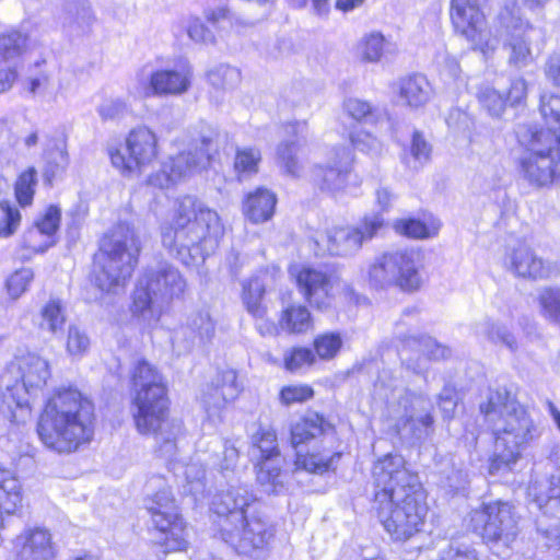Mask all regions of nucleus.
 I'll use <instances>...</instances> for the list:
<instances>
[{
	"label": "nucleus",
	"instance_id": "obj_1",
	"mask_svg": "<svg viewBox=\"0 0 560 560\" xmlns=\"http://www.w3.org/2000/svg\"><path fill=\"white\" fill-rule=\"evenodd\" d=\"M373 509L384 529L397 541L420 532L428 512L417 474L399 454H387L372 468Z\"/></svg>",
	"mask_w": 560,
	"mask_h": 560
},
{
	"label": "nucleus",
	"instance_id": "obj_2",
	"mask_svg": "<svg viewBox=\"0 0 560 560\" xmlns=\"http://www.w3.org/2000/svg\"><path fill=\"white\" fill-rule=\"evenodd\" d=\"M224 226L217 211L198 198H178L172 221L161 228L163 247L186 266H196L214 253Z\"/></svg>",
	"mask_w": 560,
	"mask_h": 560
},
{
	"label": "nucleus",
	"instance_id": "obj_3",
	"mask_svg": "<svg viewBox=\"0 0 560 560\" xmlns=\"http://www.w3.org/2000/svg\"><path fill=\"white\" fill-rule=\"evenodd\" d=\"M255 494L245 485L218 492L211 510L219 516L218 535L238 555L265 559L275 539L276 529L254 511Z\"/></svg>",
	"mask_w": 560,
	"mask_h": 560
},
{
	"label": "nucleus",
	"instance_id": "obj_4",
	"mask_svg": "<svg viewBox=\"0 0 560 560\" xmlns=\"http://www.w3.org/2000/svg\"><path fill=\"white\" fill-rule=\"evenodd\" d=\"M480 411L494 435V453L490 460V475L513 470L521 451L540 435L538 427L505 388L490 390Z\"/></svg>",
	"mask_w": 560,
	"mask_h": 560
},
{
	"label": "nucleus",
	"instance_id": "obj_5",
	"mask_svg": "<svg viewBox=\"0 0 560 560\" xmlns=\"http://www.w3.org/2000/svg\"><path fill=\"white\" fill-rule=\"evenodd\" d=\"M539 109L549 127L517 126L516 137L523 148L517 167L520 176L530 186L542 188L560 179V96L541 95Z\"/></svg>",
	"mask_w": 560,
	"mask_h": 560
},
{
	"label": "nucleus",
	"instance_id": "obj_6",
	"mask_svg": "<svg viewBox=\"0 0 560 560\" xmlns=\"http://www.w3.org/2000/svg\"><path fill=\"white\" fill-rule=\"evenodd\" d=\"M43 444L57 453H71L94 434L92 402L73 387H59L47 399L37 423Z\"/></svg>",
	"mask_w": 560,
	"mask_h": 560
},
{
	"label": "nucleus",
	"instance_id": "obj_7",
	"mask_svg": "<svg viewBox=\"0 0 560 560\" xmlns=\"http://www.w3.org/2000/svg\"><path fill=\"white\" fill-rule=\"evenodd\" d=\"M136 397L133 420L141 434H153L160 456L172 459L180 422L168 418V398L162 375L145 360L138 361L133 374Z\"/></svg>",
	"mask_w": 560,
	"mask_h": 560
},
{
	"label": "nucleus",
	"instance_id": "obj_8",
	"mask_svg": "<svg viewBox=\"0 0 560 560\" xmlns=\"http://www.w3.org/2000/svg\"><path fill=\"white\" fill-rule=\"evenodd\" d=\"M374 395L385 400L395 413V428L401 438L420 441L433 431L430 401L424 395L401 387L389 370H383L378 374L374 383Z\"/></svg>",
	"mask_w": 560,
	"mask_h": 560
},
{
	"label": "nucleus",
	"instance_id": "obj_9",
	"mask_svg": "<svg viewBox=\"0 0 560 560\" xmlns=\"http://www.w3.org/2000/svg\"><path fill=\"white\" fill-rule=\"evenodd\" d=\"M141 250L140 240L128 223L117 224L101 242L95 283L106 292L116 293L131 277Z\"/></svg>",
	"mask_w": 560,
	"mask_h": 560
},
{
	"label": "nucleus",
	"instance_id": "obj_10",
	"mask_svg": "<svg viewBox=\"0 0 560 560\" xmlns=\"http://www.w3.org/2000/svg\"><path fill=\"white\" fill-rule=\"evenodd\" d=\"M186 289V280L172 264L158 262L148 267L133 292L132 313L148 324L156 323L163 308L179 299Z\"/></svg>",
	"mask_w": 560,
	"mask_h": 560
},
{
	"label": "nucleus",
	"instance_id": "obj_11",
	"mask_svg": "<svg viewBox=\"0 0 560 560\" xmlns=\"http://www.w3.org/2000/svg\"><path fill=\"white\" fill-rule=\"evenodd\" d=\"M506 54L508 65L523 69L535 60L534 50H542L546 42L545 31L534 26L521 14V7L515 0L505 2L497 18L495 34Z\"/></svg>",
	"mask_w": 560,
	"mask_h": 560
},
{
	"label": "nucleus",
	"instance_id": "obj_12",
	"mask_svg": "<svg viewBox=\"0 0 560 560\" xmlns=\"http://www.w3.org/2000/svg\"><path fill=\"white\" fill-rule=\"evenodd\" d=\"M145 489L144 508L156 532V542L167 552L185 550L188 545L186 524L178 513L166 480L161 476H153L148 480Z\"/></svg>",
	"mask_w": 560,
	"mask_h": 560
},
{
	"label": "nucleus",
	"instance_id": "obj_13",
	"mask_svg": "<svg viewBox=\"0 0 560 560\" xmlns=\"http://www.w3.org/2000/svg\"><path fill=\"white\" fill-rule=\"evenodd\" d=\"M51 375L46 359L35 353H27L11 365L0 377L4 388L2 401L12 409L15 406L21 417L31 416V404L38 397Z\"/></svg>",
	"mask_w": 560,
	"mask_h": 560
},
{
	"label": "nucleus",
	"instance_id": "obj_14",
	"mask_svg": "<svg viewBox=\"0 0 560 560\" xmlns=\"http://www.w3.org/2000/svg\"><path fill=\"white\" fill-rule=\"evenodd\" d=\"M419 254L412 249L385 252L374 258L368 268L369 284L376 290L398 288L416 292L423 284Z\"/></svg>",
	"mask_w": 560,
	"mask_h": 560
},
{
	"label": "nucleus",
	"instance_id": "obj_15",
	"mask_svg": "<svg viewBox=\"0 0 560 560\" xmlns=\"http://www.w3.org/2000/svg\"><path fill=\"white\" fill-rule=\"evenodd\" d=\"M470 527L493 547L509 548L518 535L517 516L509 502L493 501L470 513Z\"/></svg>",
	"mask_w": 560,
	"mask_h": 560
},
{
	"label": "nucleus",
	"instance_id": "obj_16",
	"mask_svg": "<svg viewBox=\"0 0 560 560\" xmlns=\"http://www.w3.org/2000/svg\"><path fill=\"white\" fill-rule=\"evenodd\" d=\"M481 2L482 0H452L451 19L455 31L475 49L487 55L498 48L499 40L487 27L485 14L480 9Z\"/></svg>",
	"mask_w": 560,
	"mask_h": 560
},
{
	"label": "nucleus",
	"instance_id": "obj_17",
	"mask_svg": "<svg viewBox=\"0 0 560 560\" xmlns=\"http://www.w3.org/2000/svg\"><path fill=\"white\" fill-rule=\"evenodd\" d=\"M417 313L416 308L404 311L401 319L396 324V335L402 342V348L399 351L402 364L416 374H423L428 371L430 361L448 358L451 350L429 336L406 335L402 329L406 325V317Z\"/></svg>",
	"mask_w": 560,
	"mask_h": 560
},
{
	"label": "nucleus",
	"instance_id": "obj_18",
	"mask_svg": "<svg viewBox=\"0 0 560 560\" xmlns=\"http://www.w3.org/2000/svg\"><path fill=\"white\" fill-rule=\"evenodd\" d=\"M252 455L258 456L257 481L268 493H280L284 488V457L278 448L272 430H259L252 439Z\"/></svg>",
	"mask_w": 560,
	"mask_h": 560
},
{
	"label": "nucleus",
	"instance_id": "obj_19",
	"mask_svg": "<svg viewBox=\"0 0 560 560\" xmlns=\"http://www.w3.org/2000/svg\"><path fill=\"white\" fill-rule=\"evenodd\" d=\"M108 153L112 165L124 176H129L156 158V136L147 127L136 128L128 135L125 147L110 148Z\"/></svg>",
	"mask_w": 560,
	"mask_h": 560
},
{
	"label": "nucleus",
	"instance_id": "obj_20",
	"mask_svg": "<svg viewBox=\"0 0 560 560\" xmlns=\"http://www.w3.org/2000/svg\"><path fill=\"white\" fill-rule=\"evenodd\" d=\"M211 141L203 138L200 145L180 152L164 162L162 168L149 177V184L159 188H168L183 177L207 166L211 158Z\"/></svg>",
	"mask_w": 560,
	"mask_h": 560
},
{
	"label": "nucleus",
	"instance_id": "obj_21",
	"mask_svg": "<svg viewBox=\"0 0 560 560\" xmlns=\"http://www.w3.org/2000/svg\"><path fill=\"white\" fill-rule=\"evenodd\" d=\"M383 224V217L380 213H373L365 215L357 226L332 228L327 231L325 237L327 250L334 256H352L359 252L364 242L376 235Z\"/></svg>",
	"mask_w": 560,
	"mask_h": 560
},
{
	"label": "nucleus",
	"instance_id": "obj_22",
	"mask_svg": "<svg viewBox=\"0 0 560 560\" xmlns=\"http://www.w3.org/2000/svg\"><path fill=\"white\" fill-rule=\"evenodd\" d=\"M530 501L540 511L536 520L537 533H549L556 521L560 524V469L549 477H535L527 490Z\"/></svg>",
	"mask_w": 560,
	"mask_h": 560
},
{
	"label": "nucleus",
	"instance_id": "obj_23",
	"mask_svg": "<svg viewBox=\"0 0 560 560\" xmlns=\"http://www.w3.org/2000/svg\"><path fill=\"white\" fill-rule=\"evenodd\" d=\"M352 160L350 149L346 147L331 148L327 153L326 164L318 163L312 168L313 183L323 191L341 190L347 184Z\"/></svg>",
	"mask_w": 560,
	"mask_h": 560
},
{
	"label": "nucleus",
	"instance_id": "obj_24",
	"mask_svg": "<svg viewBox=\"0 0 560 560\" xmlns=\"http://www.w3.org/2000/svg\"><path fill=\"white\" fill-rule=\"evenodd\" d=\"M215 325L208 310L191 312L184 324L178 326L172 336L173 349L177 354L190 352L196 346L210 341Z\"/></svg>",
	"mask_w": 560,
	"mask_h": 560
},
{
	"label": "nucleus",
	"instance_id": "obj_25",
	"mask_svg": "<svg viewBox=\"0 0 560 560\" xmlns=\"http://www.w3.org/2000/svg\"><path fill=\"white\" fill-rule=\"evenodd\" d=\"M192 68L186 60L178 61L174 68L151 72L149 84L140 93L150 96H177L186 93L191 85Z\"/></svg>",
	"mask_w": 560,
	"mask_h": 560
},
{
	"label": "nucleus",
	"instance_id": "obj_26",
	"mask_svg": "<svg viewBox=\"0 0 560 560\" xmlns=\"http://www.w3.org/2000/svg\"><path fill=\"white\" fill-rule=\"evenodd\" d=\"M503 264L508 271L522 279L542 280L552 272L551 264L525 243L509 247Z\"/></svg>",
	"mask_w": 560,
	"mask_h": 560
},
{
	"label": "nucleus",
	"instance_id": "obj_27",
	"mask_svg": "<svg viewBox=\"0 0 560 560\" xmlns=\"http://www.w3.org/2000/svg\"><path fill=\"white\" fill-rule=\"evenodd\" d=\"M296 283L300 292L308 303L324 308L329 303L331 279L322 269L304 267L296 273Z\"/></svg>",
	"mask_w": 560,
	"mask_h": 560
},
{
	"label": "nucleus",
	"instance_id": "obj_28",
	"mask_svg": "<svg viewBox=\"0 0 560 560\" xmlns=\"http://www.w3.org/2000/svg\"><path fill=\"white\" fill-rule=\"evenodd\" d=\"M60 210L50 206L45 214L35 221L33 229L27 233L26 241L35 250L45 252L55 244L54 236L59 228Z\"/></svg>",
	"mask_w": 560,
	"mask_h": 560
},
{
	"label": "nucleus",
	"instance_id": "obj_29",
	"mask_svg": "<svg viewBox=\"0 0 560 560\" xmlns=\"http://www.w3.org/2000/svg\"><path fill=\"white\" fill-rule=\"evenodd\" d=\"M397 52L396 43L377 31L364 34L358 44V54L365 62L376 63Z\"/></svg>",
	"mask_w": 560,
	"mask_h": 560
},
{
	"label": "nucleus",
	"instance_id": "obj_30",
	"mask_svg": "<svg viewBox=\"0 0 560 560\" xmlns=\"http://www.w3.org/2000/svg\"><path fill=\"white\" fill-rule=\"evenodd\" d=\"M20 560H52L56 555L50 533L45 528L28 529L23 537Z\"/></svg>",
	"mask_w": 560,
	"mask_h": 560
},
{
	"label": "nucleus",
	"instance_id": "obj_31",
	"mask_svg": "<svg viewBox=\"0 0 560 560\" xmlns=\"http://www.w3.org/2000/svg\"><path fill=\"white\" fill-rule=\"evenodd\" d=\"M276 203V195L272 191L260 187L247 195L244 201L243 211L252 222L261 223L271 219Z\"/></svg>",
	"mask_w": 560,
	"mask_h": 560
},
{
	"label": "nucleus",
	"instance_id": "obj_32",
	"mask_svg": "<svg viewBox=\"0 0 560 560\" xmlns=\"http://www.w3.org/2000/svg\"><path fill=\"white\" fill-rule=\"evenodd\" d=\"M22 503V487L9 470L0 469V527L4 515H13Z\"/></svg>",
	"mask_w": 560,
	"mask_h": 560
},
{
	"label": "nucleus",
	"instance_id": "obj_33",
	"mask_svg": "<svg viewBox=\"0 0 560 560\" xmlns=\"http://www.w3.org/2000/svg\"><path fill=\"white\" fill-rule=\"evenodd\" d=\"M399 96L410 107H420L431 97L432 88L422 74H412L399 81Z\"/></svg>",
	"mask_w": 560,
	"mask_h": 560
},
{
	"label": "nucleus",
	"instance_id": "obj_34",
	"mask_svg": "<svg viewBox=\"0 0 560 560\" xmlns=\"http://www.w3.org/2000/svg\"><path fill=\"white\" fill-rule=\"evenodd\" d=\"M340 457L341 454L338 452H312L306 455H302L300 452H296V459L294 462L295 472L304 470L310 474L323 475L335 469L336 463Z\"/></svg>",
	"mask_w": 560,
	"mask_h": 560
},
{
	"label": "nucleus",
	"instance_id": "obj_35",
	"mask_svg": "<svg viewBox=\"0 0 560 560\" xmlns=\"http://www.w3.org/2000/svg\"><path fill=\"white\" fill-rule=\"evenodd\" d=\"M327 427L329 425L323 416H319L318 413H308L293 424L291 429L292 446L298 448L299 445L316 439L325 432Z\"/></svg>",
	"mask_w": 560,
	"mask_h": 560
},
{
	"label": "nucleus",
	"instance_id": "obj_36",
	"mask_svg": "<svg viewBox=\"0 0 560 560\" xmlns=\"http://www.w3.org/2000/svg\"><path fill=\"white\" fill-rule=\"evenodd\" d=\"M477 337L487 339L494 345H503L511 352H516L518 345L514 335L504 326L491 319H483L476 324Z\"/></svg>",
	"mask_w": 560,
	"mask_h": 560
},
{
	"label": "nucleus",
	"instance_id": "obj_37",
	"mask_svg": "<svg viewBox=\"0 0 560 560\" xmlns=\"http://www.w3.org/2000/svg\"><path fill=\"white\" fill-rule=\"evenodd\" d=\"M28 38L19 31L0 35V63L15 66L27 49Z\"/></svg>",
	"mask_w": 560,
	"mask_h": 560
},
{
	"label": "nucleus",
	"instance_id": "obj_38",
	"mask_svg": "<svg viewBox=\"0 0 560 560\" xmlns=\"http://www.w3.org/2000/svg\"><path fill=\"white\" fill-rule=\"evenodd\" d=\"M46 166L44 168V178L50 184L52 179L63 173L69 165V155L66 141L55 140L45 152Z\"/></svg>",
	"mask_w": 560,
	"mask_h": 560
},
{
	"label": "nucleus",
	"instance_id": "obj_39",
	"mask_svg": "<svg viewBox=\"0 0 560 560\" xmlns=\"http://www.w3.org/2000/svg\"><path fill=\"white\" fill-rule=\"evenodd\" d=\"M242 301L247 312L256 318H262L266 308L262 305L265 284L259 277H253L243 282Z\"/></svg>",
	"mask_w": 560,
	"mask_h": 560
},
{
	"label": "nucleus",
	"instance_id": "obj_40",
	"mask_svg": "<svg viewBox=\"0 0 560 560\" xmlns=\"http://www.w3.org/2000/svg\"><path fill=\"white\" fill-rule=\"evenodd\" d=\"M261 153L258 148H237L234 158V171L240 180L252 177L258 173Z\"/></svg>",
	"mask_w": 560,
	"mask_h": 560
},
{
	"label": "nucleus",
	"instance_id": "obj_41",
	"mask_svg": "<svg viewBox=\"0 0 560 560\" xmlns=\"http://www.w3.org/2000/svg\"><path fill=\"white\" fill-rule=\"evenodd\" d=\"M37 185V171L31 166L22 172L14 184L16 201L21 207L31 206Z\"/></svg>",
	"mask_w": 560,
	"mask_h": 560
},
{
	"label": "nucleus",
	"instance_id": "obj_42",
	"mask_svg": "<svg viewBox=\"0 0 560 560\" xmlns=\"http://www.w3.org/2000/svg\"><path fill=\"white\" fill-rule=\"evenodd\" d=\"M476 97L480 106L492 117H500L505 110V97L488 84L478 88Z\"/></svg>",
	"mask_w": 560,
	"mask_h": 560
},
{
	"label": "nucleus",
	"instance_id": "obj_43",
	"mask_svg": "<svg viewBox=\"0 0 560 560\" xmlns=\"http://www.w3.org/2000/svg\"><path fill=\"white\" fill-rule=\"evenodd\" d=\"M281 325L290 332H305L312 327L311 313L305 306L289 307L283 312Z\"/></svg>",
	"mask_w": 560,
	"mask_h": 560
},
{
	"label": "nucleus",
	"instance_id": "obj_44",
	"mask_svg": "<svg viewBox=\"0 0 560 560\" xmlns=\"http://www.w3.org/2000/svg\"><path fill=\"white\" fill-rule=\"evenodd\" d=\"M40 316V328L52 334L60 331L66 323L63 306L59 300H50L43 307Z\"/></svg>",
	"mask_w": 560,
	"mask_h": 560
},
{
	"label": "nucleus",
	"instance_id": "obj_45",
	"mask_svg": "<svg viewBox=\"0 0 560 560\" xmlns=\"http://www.w3.org/2000/svg\"><path fill=\"white\" fill-rule=\"evenodd\" d=\"M208 81L217 89H233L241 82V71L229 65H219L208 71Z\"/></svg>",
	"mask_w": 560,
	"mask_h": 560
},
{
	"label": "nucleus",
	"instance_id": "obj_46",
	"mask_svg": "<svg viewBox=\"0 0 560 560\" xmlns=\"http://www.w3.org/2000/svg\"><path fill=\"white\" fill-rule=\"evenodd\" d=\"M232 400H234L232 397H226V395H224V393L212 383L207 386V389L203 392L201 397L203 408L208 418L211 420H215L217 418L219 419L222 409Z\"/></svg>",
	"mask_w": 560,
	"mask_h": 560
},
{
	"label": "nucleus",
	"instance_id": "obj_47",
	"mask_svg": "<svg viewBox=\"0 0 560 560\" xmlns=\"http://www.w3.org/2000/svg\"><path fill=\"white\" fill-rule=\"evenodd\" d=\"M91 347V340L86 331L79 326L70 325L68 328L66 350L73 358H82Z\"/></svg>",
	"mask_w": 560,
	"mask_h": 560
},
{
	"label": "nucleus",
	"instance_id": "obj_48",
	"mask_svg": "<svg viewBox=\"0 0 560 560\" xmlns=\"http://www.w3.org/2000/svg\"><path fill=\"white\" fill-rule=\"evenodd\" d=\"M341 347L342 339L338 332H325L314 339V349L322 360L335 358Z\"/></svg>",
	"mask_w": 560,
	"mask_h": 560
},
{
	"label": "nucleus",
	"instance_id": "obj_49",
	"mask_svg": "<svg viewBox=\"0 0 560 560\" xmlns=\"http://www.w3.org/2000/svg\"><path fill=\"white\" fill-rule=\"evenodd\" d=\"M345 112L353 120L364 124H375L377 121V112L372 106L359 98H348L343 103Z\"/></svg>",
	"mask_w": 560,
	"mask_h": 560
},
{
	"label": "nucleus",
	"instance_id": "obj_50",
	"mask_svg": "<svg viewBox=\"0 0 560 560\" xmlns=\"http://www.w3.org/2000/svg\"><path fill=\"white\" fill-rule=\"evenodd\" d=\"M298 150V141H285L278 147L277 151L279 163L284 168L287 174L294 177L299 176L301 172L296 156Z\"/></svg>",
	"mask_w": 560,
	"mask_h": 560
},
{
	"label": "nucleus",
	"instance_id": "obj_51",
	"mask_svg": "<svg viewBox=\"0 0 560 560\" xmlns=\"http://www.w3.org/2000/svg\"><path fill=\"white\" fill-rule=\"evenodd\" d=\"M546 318L560 324V288H546L538 298Z\"/></svg>",
	"mask_w": 560,
	"mask_h": 560
},
{
	"label": "nucleus",
	"instance_id": "obj_52",
	"mask_svg": "<svg viewBox=\"0 0 560 560\" xmlns=\"http://www.w3.org/2000/svg\"><path fill=\"white\" fill-rule=\"evenodd\" d=\"M314 390L306 384H292L283 386L279 393L281 405L289 407L294 404H303L312 399Z\"/></svg>",
	"mask_w": 560,
	"mask_h": 560
},
{
	"label": "nucleus",
	"instance_id": "obj_53",
	"mask_svg": "<svg viewBox=\"0 0 560 560\" xmlns=\"http://www.w3.org/2000/svg\"><path fill=\"white\" fill-rule=\"evenodd\" d=\"M316 358L310 348L296 347L287 351L283 358L284 368L290 372H296L305 366H311Z\"/></svg>",
	"mask_w": 560,
	"mask_h": 560
},
{
	"label": "nucleus",
	"instance_id": "obj_54",
	"mask_svg": "<svg viewBox=\"0 0 560 560\" xmlns=\"http://www.w3.org/2000/svg\"><path fill=\"white\" fill-rule=\"evenodd\" d=\"M0 236L8 237L12 235L19 228L21 222V213L19 209L9 201H0Z\"/></svg>",
	"mask_w": 560,
	"mask_h": 560
},
{
	"label": "nucleus",
	"instance_id": "obj_55",
	"mask_svg": "<svg viewBox=\"0 0 560 560\" xmlns=\"http://www.w3.org/2000/svg\"><path fill=\"white\" fill-rule=\"evenodd\" d=\"M394 229L398 234L411 238H427L435 234V231L432 233L423 222L416 219L397 220Z\"/></svg>",
	"mask_w": 560,
	"mask_h": 560
},
{
	"label": "nucleus",
	"instance_id": "obj_56",
	"mask_svg": "<svg viewBox=\"0 0 560 560\" xmlns=\"http://www.w3.org/2000/svg\"><path fill=\"white\" fill-rule=\"evenodd\" d=\"M185 476L188 485V492L196 499L206 492V471L198 463H190L185 468Z\"/></svg>",
	"mask_w": 560,
	"mask_h": 560
},
{
	"label": "nucleus",
	"instance_id": "obj_57",
	"mask_svg": "<svg viewBox=\"0 0 560 560\" xmlns=\"http://www.w3.org/2000/svg\"><path fill=\"white\" fill-rule=\"evenodd\" d=\"M34 278V273L30 268H22L15 271L7 280L8 293L11 298H20L28 288L31 281Z\"/></svg>",
	"mask_w": 560,
	"mask_h": 560
},
{
	"label": "nucleus",
	"instance_id": "obj_58",
	"mask_svg": "<svg viewBox=\"0 0 560 560\" xmlns=\"http://www.w3.org/2000/svg\"><path fill=\"white\" fill-rule=\"evenodd\" d=\"M349 139L351 144L362 152L374 154L381 150V142L370 131L355 129L350 132Z\"/></svg>",
	"mask_w": 560,
	"mask_h": 560
},
{
	"label": "nucleus",
	"instance_id": "obj_59",
	"mask_svg": "<svg viewBox=\"0 0 560 560\" xmlns=\"http://www.w3.org/2000/svg\"><path fill=\"white\" fill-rule=\"evenodd\" d=\"M432 152L431 144L423 138V135L419 131H415L410 144V154L413 159L415 165L412 167L423 165L430 161Z\"/></svg>",
	"mask_w": 560,
	"mask_h": 560
},
{
	"label": "nucleus",
	"instance_id": "obj_60",
	"mask_svg": "<svg viewBox=\"0 0 560 560\" xmlns=\"http://www.w3.org/2000/svg\"><path fill=\"white\" fill-rule=\"evenodd\" d=\"M97 113L103 120L119 119L128 113V105L119 97H110L100 104Z\"/></svg>",
	"mask_w": 560,
	"mask_h": 560
},
{
	"label": "nucleus",
	"instance_id": "obj_61",
	"mask_svg": "<svg viewBox=\"0 0 560 560\" xmlns=\"http://www.w3.org/2000/svg\"><path fill=\"white\" fill-rule=\"evenodd\" d=\"M186 30L189 38L195 43L213 44V33L203 24L199 18L190 16L186 21Z\"/></svg>",
	"mask_w": 560,
	"mask_h": 560
},
{
	"label": "nucleus",
	"instance_id": "obj_62",
	"mask_svg": "<svg viewBox=\"0 0 560 560\" xmlns=\"http://www.w3.org/2000/svg\"><path fill=\"white\" fill-rule=\"evenodd\" d=\"M212 384L219 387L226 397L235 399L240 393V385L237 383L236 372L233 370H225L217 374Z\"/></svg>",
	"mask_w": 560,
	"mask_h": 560
},
{
	"label": "nucleus",
	"instance_id": "obj_63",
	"mask_svg": "<svg viewBox=\"0 0 560 560\" xmlns=\"http://www.w3.org/2000/svg\"><path fill=\"white\" fill-rule=\"evenodd\" d=\"M527 95V83L523 78H516L511 81L510 89L506 94V103L514 106L521 104Z\"/></svg>",
	"mask_w": 560,
	"mask_h": 560
},
{
	"label": "nucleus",
	"instance_id": "obj_64",
	"mask_svg": "<svg viewBox=\"0 0 560 560\" xmlns=\"http://www.w3.org/2000/svg\"><path fill=\"white\" fill-rule=\"evenodd\" d=\"M538 539L541 540L542 545L547 549H555L556 551H560V524L559 521H556L549 527V533H537Z\"/></svg>",
	"mask_w": 560,
	"mask_h": 560
}]
</instances>
